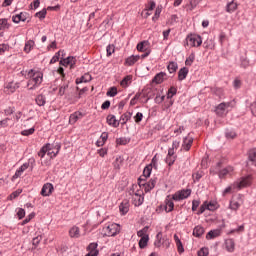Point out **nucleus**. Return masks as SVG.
Listing matches in <instances>:
<instances>
[{"mask_svg": "<svg viewBox=\"0 0 256 256\" xmlns=\"http://www.w3.org/2000/svg\"><path fill=\"white\" fill-rule=\"evenodd\" d=\"M186 46L187 47H201L203 43V39H201V36L197 34H190L186 37Z\"/></svg>", "mask_w": 256, "mask_h": 256, "instance_id": "20e7f679", "label": "nucleus"}, {"mask_svg": "<svg viewBox=\"0 0 256 256\" xmlns=\"http://www.w3.org/2000/svg\"><path fill=\"white\" fill-rule=\"evenodd\" d=\"M145 201V198L143 197V194L140 190H137L135 194H133L132 197V203L135 207H141L143 205V202Z\"/></svg>", "mask_w": 256, "mask_h": 256, "instance_id": "f8f14e48", "label": "nucleus"}, {"mask_svg": "<svg viewBox=\"0 0 256 256\" xmlns=\"http://www.w3.org/2000/svg\"><path fill=\"white\" fill-rule=\"evenodd\" d=\"M131 117H133V113L126 112L120 117L121 125L127 124V121H131Z\"/></svg>", "mask_w": 256, "mask_h": 256, "instance_id": "393cba45", "label": "nucleus"}, {"mask_svg": "<svg viewBox=\"0 0 256 256\" xmlns=\"http://www.w3.org/2000/svg\"><path fill=\"white\" fill-rule=\"evenodd\" d=\"M209 255V249L208 248H202L198 251V256H208Z\"/></svg>", "mask_w": 256, "mask_h": 256, "instance_id": "e2e57ef3", "label": "nucleus"}, {"mask_svg": "<svg viewBox=\"0 0 256 256\" xmlns=\"http://www.w3.org/2000/svg\"><path fill=\"white\" fill-rule=\"evenodd\" d=\"M250 110H251L252 115H254V117H256V102H253L250 105Z\"/></svg>", "mask_w": 256, "mask_h": 256, "instance_id": "774afa93", "label": "nucleus"}, {"mask_svg": "<svg viewBox=\"0 0 256 256\" xmlns=\"http://www.w3.org/2000/svg\"><path fill=\"white\" fill-rule=\"evenodd\" d=\"M219 207V204L215 201H205L199 209L198 215H202V213H205V211H215Z\"/></svg>", "mask_w": 256, "mask_h": 256, "instance_id": "423d86ee", "label": "nucleus"}, {"mask_svg": "<svg viewBox=\"0 0 256 256\" xmlns=\"http://www.w3.org/2000/svg\"><path fill=\"white\" fill-rule=\"evenodd\" d=\"M79 119H83V113L81 112H74L73 114L70 115V118H69V123L71 125H75V122L76 121H79Z\"/></svg>", "mask_w": 256, "mask_h": 256, "instance_id": "6ab92c4d", "label": "nucleus"}, {"mask_svg": "<svg viewBox=\"0 0 256 256\" xmlns=\"http://www.w3.org/2000/svg\"><path fill=\"white\" fill-rule=\"evenodd\" d=\"M27 19H29V13L27 12H21L20 14L12 16L13 23L25 22Z\"/></svg>", "mask_w": 256, "mask_h": 256, "instance_id": "ddd939ff", "label": "nucleus"}, {"mask_svg": "<svg viewBox=\"0 0 256 256\" xmlns=\"http://www.w3.org/2000/svg\"><path fill=\"white\" fill-rule=\"evenodd\" d=\"M66 60L68 61V65L69 67L73 68V66L75 65V63H77V58L70 56L67 57Z\"/></svg>", "mask_w": 256, "mask_h": 256, "instance_id": "3c124183", "label": "nucleus"}, {"mask_svg": "<svg viewBox=\"0 0 256 256\" xmlns=\"http://www.w3.org/2000/svg\"><path fill=\"white\" fill-rule=\"evenodd\" d=\"M192 145H193V137L188 135L183 140L182 149L184 151H189V149H191Z\"/></svg>", "mask_w": 256, "mask_h": 256, "instance_id": "dca6fc26", "label": "nucleus"}, {"mask_svg": "<svg viewBox=\"0 0 256 256\" xmlns=\"http://www.w3.org/2000/svg\"><path fill=\"white\" fill-rule=\"evenodd\" d=\"M237 137V134L233 131H227L226 132V139H235Z\"/></svg>", "mask_w": 256, "mask_h": 256, "instance_id": "0e129e2a", "label": "nucleus"}, {"mask_svg": "<svg viewBox=\"0 0 256 256\" xmlns=\"http://www.w3.org/2000/svg\"><path fill=\"white\" fill-rule=\"evenodd\" d=\"M61 53H65V51L60 50L58 51L50 60V65H53L55 63H57V61H59V57H61Z\"/></svg>", "mask_w": 256, "mask_h": 256, "instance_id": "a19ab883", "label": "nucleus"}, {"mask_svg": "<svg viewBox=\"0 0 256 256\" xmlns=\"http://www.w3.org/2000/svg\"><path fill=\"white\" fill-rule=\"evenodd\" d=\"M191 196V189H183L175 192L174 195H172L173 201H183V199H187Z\"/></svg>", "mask_w": 256, "mask_h": 256, "instance_id": "1a4fd4ad", "label": "nucleus"}, {"mask_svg": "<svg viewBox=\"0 0 256 256\" xmlns=\"http://www.w3.org/2000/svg\"><path fill=\"white\" fill-rule=\"evenodd\" d=\"M89 81H91V76L90 74H85L84 76H82L81 78H77L76 79V83H89Z\"/></svg>", "mask_w": 256, "mask_h": 256, "instance_id": "4c0bfd02", "label": "nucleus"}, {"mask_svg": "<svg viewBox=\"0 0 256 256\" xmlns=\"http://www.w3.org/2000/svg\"><path fill=\"white\" fill-rule=\"evenodd\" d=\"M9 27H11V24H9V20H7V18H1L0 31H5V29H9Z\"/></svg>", "mask_w": 256, "mask_h": 256, "instance_id": "c85d7f7f", "label": "nucleus"}, {"mask_svg": "<svg viewBox=\"0 0 256 256\" xmlns=\"http://www.w3.org/2000/svg\"><path fill=\"white\" fill-rule=\"evenodd\" d=\"M107 51V57H111L113 53H115V46L114 45H108L106 48Z\"/></svg>", "mask_w": 256, "mask_h": 256, "instance_id": "5fc2aeb1", "label": "nucleus"}, {"mask_svg": "<svg viewBox=\"0 0 256 256\" xmlns=\"http://www.w3.org/2000/svg\"><path fill=\"white\" fill-rule=\"evenodd\" d=\"M59 151H61V144H46L38 152V155L41 158L47 155L48 157H50V159H55V157H57V155L59 154Z\"/></svg>", "mask_w": 256, "mask_h": 256, "instance_id": "f03ea898", "label": "nucleus"}, {"mask_svg": "<svg viewBox=\"0 0 256 256\" xmlns=\"http://www.w3.org/2000/svg\"><path fill=\"white\" fill-rule=\"evenodd\" d=\"M69 88V83H64L63 85L60 86L59 88V95L63 97L65 95V91Z\"/></svg>", "mask_w": 256, "mask_h": 256, "instance_id": "09e8293b", "label": "nucleus"}, {"mask_svg": "<svg viewBox=\"0 0 256 256\" xmlns=\"http://www.w3.org/2000/svg\"><path fill=\"white\" fill-rule=\"evenodd\" d=\"M236 191H240L237 182H235L234 184H231L225 189V193H235Z\"/></svg>", "mask_w": 256, "mask_h": 256, "instance_id": "473e14b6", "label": "nucleus"}, {"mask_svg": "<svg viewBox=\"0 0 256 256\" xmlns=\"http://www.w3.org/2000/svg\"><path fill=\"white\" fill-rule=\"evenodd\" d=\"M148 243H149V236L140 238L138 245H139L140 249H145V247H147Z\"/></svg>", "mask_w": 256, "mask_h": 256, "instance_id": "ea45409f", "label": "nucleus"}, {"mask_svg": "<svg viewBox=\"0 0 256 256\" xmlns=\"http://www.w3.org/2000/svg\"><path fill=\"white\" fill-rule=\"evenodd\" d=\"M33 133H35V128H30L28 130H23L21 132V135H23L24 137H29V135H33Z\"/></svg>", "mask_w": 256, "mask_h": 256, "instance_id": "603ef678", "label": "nucleus"}, {"mask_svg": "<svg viewBox=\"0 0 256 256\" xmlns=\"http://www.w3.org/2000/svg\"><path fill=\"white\" fill-rule=\"evenodd\" d=\"M167 69H168L169 73H175V71H177V63L170 62L167 66Z\"/></svg>", "mask_w": 256, "mask_h": 256, "instance_id": "49530a36", "label": "nucleus"}, {"mask_svg": "<svg viewBox=\"0 0 256 256\" xmlns=\"http://www.w3.org/2000/svg\"><path fill=\"white\" fill-rule=\"evenodd\" d=\"M188 74H189V69H187L186 67L181 68L178 72V80L183 81L187 79Z\"/></svg>", "mask_w": 256, "mask_h": 256, "instance_id": "5701e85b", "label": "nucleus"}, {"mask_svg": "<svg viewBox=\"0 0 256 256\" xmlns=\"http://www.w3.org/2000/svg\"><path fill=\"white\" fill-rule=\"evenodd\" d=\"M17 217H18V219H23V217H25V209L18 208L17 209Z\"/></svg>", "mask_w": 256, "mask_h": 256, "instance_id": "680f3d73", "label": "nucleus"}, {"mask_svg": "<svg viewBox=\"0 0 256 256\" xmlns=\"http://www.w3.org/2000/svg\"><path fill=\"white\" fill-rule=\"evenodd\" d=\"M166 77H167V74L165 72H160L156 74V76L153 78V83H156L157 85H159L163 81H165Z\"/></svg>", "mask_w": 256, "mask_h": 256, "instance_id": "4be33fe9", "label": "nucleus"}, {"mask_svg": "<svg viewBox=\"0 0 256 256\" xmlns=\"http://www.w3.org/2000/svg\"><path fill=\"white\" fill-rule=\"evenodd\" d=\"M119 209L122 215H126V213H129V202L128 201L122 202L119 206Z\"/></svg>", "mask_w": 256, "mask_h": 256, "instance_id": "cd10ccee", "label": "nucleus"}, {"mask_svg": "<svg viewBox=\"0 0 256 256\" xmlns=\"http://www.w3.org/2000/svg\"><path fill=\"white\" fill-rule=\"evenodd\" d=\"M249 161H256V148H252L248 151Z\"/></svg>", "mask_w": 256, "mask_h": 256, "instance_id": "c03bdc74", "label": "nucleus"}, {"mask_svg": "<svg viewBox=\"0 0 256 256\" xmlns=\"http://www.w3.org/2000/svg\"><path fill=\"white\" fill-rule=\"evenodd\" d=\"M205 233V229L202 226H196L193 230L194 237H201Z\"/></svg>", "mask_w": 256, "mask_h": 256, "instance_id": "f704fd0d", "label": "nucleus"}, {"mask_svg": "<svg viewBox=\"0 0 256 256\" xmlns=\"http://www.w3.org/2000/svg\"><path fill=\"white\" fill-rule=\"evenodd\" d=\"M238 189H245V187H250L251 183H253V177L251 175L241 177L238 182Z\"/></svg>", "mask_w": 256, "mask_h": 256, "instance_id": "9b49d317", "label": "nucleus"}, {"mask_svg": "<svg viewBox=\"0 0 256 256\" xmlns=\"http://www.w3.org/2000/svg\"><path fill=\"white\" fill-rule=\"evenodd\" d=\"M215 111L218 117H223L225 115V103L218 105Z\"/></svg>", "mask_w": 256, "mask_h": 256, "instance_id": "72a5a7b5", "label": "nucleus"}, {"mask_svg": "<svg viewBox=\"0 0 256 256\" xmlns=\"http://www.w3.org/2000/svg\"><path fill=\"white\" fill-rule=\"evenodd\" d=\"M245 231V227L244 226H239L236 229L231 230L230 232H228V235H232L233 233H241Z\"/></svg>", "mask_w": 256, "mask_h": 256, "instance_id": "13d9d810", "label": "nucleus"}, {"mask_svg": "<svg viewBox=\"0 0 256 256\" xmlns=\"http://www.w3.org/2000/svg\"><path fill=\"white\" fill-rule=\"evenodd\" d=\"M174 95H177V88L171 87V88L168 90L167 97H168V99H172Z\"/></svg>", "mask_w": 256, "mask_h": 256, "instance_id": "8fccbe9b", "label": "nucleus"}, {"mask_svg": "<svg viewBox=\"0 0 256 256\" xmlns=\"http://www.w3.org/2000/svg\"><path fill=\"white\" fill-rule=\"evenodd\" d=\"M156 4L155 1L150 0L148 1V4L146 5V11H153V9H155Z\"/></svg>", "mask_w": 256, "mask_h": 256, "instance_id": "864d4df0", "label": "nucleus"}, {"mask_svg": "<svg viewBox=\"0 0 256 256\" xmlns=\"http://www.w3.org/2000/svg\"><path fill=\"white\" fill-rule=\"evenodd\" d=\"M174 241L176 243L178 253H183V251H185V249H183V243H181V239L179 238V236L177 234L174 235Z\"/></svg>", "mask_w": 256, "mask_h": 256, "instance_id": "bb28decb", "label": "nucleus"}, {"mask_svg": "<svg viewBox=\"0 0 256 256\" xmlns=\"http://www.w3.org/2000/svg\"><path fill=\"white\" fill-rule=\"evenodd\" d=\"M33 47H35V41L33 40H28L25 43V47H24V51L25 53H30L31 49H33Z\"/></svg>", "mask_w": 256, "mask_h": 256, "instance_id": "e433bc0d", "label": "nucleus"}, {"mask_svg": "<svg viewBox=\"0 0 256 256\" xmlns=\"http://www.w3.org/2000/svg\"><path fill=\"white\" fill-rule=\"evenodd\" d=\"M200 203L201 202L198 201V200L192 201V211H197V209L199 208Z\"/></svg>", "mask_w": 256, "mask_h": 256, "instance_id": "69168bd1", "label": "nucleus"}, {"mask_svg": "<svg viewBox=\"0 0 256 256\" xmlns=\"http://www.w3.org/2000/svg\"><path fill=\"white\" fill-rule=\"evenodd\" d=\"M147 231H149V228H147V227L143 228L142 230H139L137 232L138 237H140V239L149 237V234H147Z\"/></svg>", "mask_w": 256, "mask_h": 256, "instance_id": "37998d69", "label": "nucleus"}, {"mask_svg": "<svg viewBox=\"0 0 256 256\" xmlns=\"http://www.w3.org/2000/svg\"><path fill=\"white\" fill-rule=\"evenodd\" d=\"M17 89H19V84L15 82H9L8 84H6L5 93H15Z\"/></svg>", "mask_w": 256, "mask_h": 256, "instance_id": "f3484780", "label": "nucleus"}, {"mask_svg": "<svg viewBox=\"0 0 256 256\" xmlns=\"http://www.w3.org/2000/svg\"><path fill=\"white\" fill-rule=\"evenodd\" d=\"M107 123H108V125H111L112 127H117L119 125V122H117L115 115H108Z\"/></svg>", "mask_w": 256, "mask_h": 256, "instance_id": "7c9ffc66", "label": "nucleus"}, {"mask_svg": "<svg viewBox=\"0 0 256 256\" xmlns=\"http://www.w3.org/2000/svg\"><path fill=\"white\" fill-rule=\"evenodd\" d=\"M132 79V76H126L120 83L121 87H129V84L131 83Z\"/></svg>", "mask_w": 256, "mask_h": 256, "instance_id": "79ce46f5", "label": "nucleus"}, {"mask_svg": "<svg viewBox=\"0 0 256 256\" xmlns=\"http://www.w3.org/2000/svg\"><path fill=\"white\" fill-rule=\"evenodd\" d=\"M195 7H197V1L191 0L190 5H188V10L193 11V9H195Z\"/></svg>", "mask_w": 256, "mask_h": 256, "instance_id": "338daca9", "label": "nucleus"}, {"mask_svg": "<svg viewBox=\"0 0 256 256\" xmlns=\"http://www.w3.org/2000/svg\"><path fill=\"white\" fill-rule=\"evenodd\" d=\"M243 205V196L241 194L234 195L230 200L229 209L236 212Z\"/></svg>", "mask_w": 256, "mask_h": 256, "instance_id": "0eeeda50", "label": "nucleus"}, {"mask_svg": "<svg viewBox=\"0 0 256 256\" xmlns=\"http://www.w3.org/2000/svg\"><path fill=\"white\" fill-rule=\"evenodd\" d=\"M115 95H117V88L116 87L110 88L109 91L107 92V96L115 97Z\"/></svg>", "mask_w": 256, "mask_h": 256, "instance_id": "bf43d9fd", "label": "nucleus"}, {"mask_svg": "<svg viewBox=\"0 0 256 256\" xmlns=\"http://www.w3.org/2000/svg\"><path fill=\"white\" fill-rule=\"evenodd\" d=\"M157 184L156 179H151L149 182L145 183V180H143V177H140L138 179V185L139 187H144L145 193H149L152 189H155V185Z\"/></svg>", "mask_w": 256, "mask_h": 256, "instance_id": "6e6552de", "label": "nucleus"}, {"mask_svg": "<svg viewBox=\"0 0 256 256\" xmlns=\"http://www.w3.org/2000/svg\"><path fill=\"white\" fill-rule=\"evenodd\" d=\"M135 123H140L143 121V113L137 112V114L134 116Z\"/></svg>", "mask_w": 256, "mask_h": 256, "instance_id": "6e6d98bb", "label": "nucleus"}, {"mask_svg": "<svg viewBox=\"0 0 256 256\" xmlns=\"http://www.w3.org/2000/svg\"><path fill=\"white\" fill-rule=\"evenodd\" d=\"M137 51H140L141 53H144L141 55L142 59H145V57H149L151 50H149V41H142L137 44Z\"/></svg>", "mask_w": 256, "mask_h": 256, "instance_id": "9d476101", "label": "nucleus"}, {"mask_svg": "<svg viewBox=\"0 0 256 256\" xmlns=\"http://www.w3.org/2000/svg\"><path fill=\"white\" fill-rule=\"evenodd\" d=\"M174 208H175V204L173 203V201L166 200V205H165L166 213H171V211H173Z\"/></svg>", "mask_w": 256, "mask_h": 256, "instance_id": "58836bf2", "label": "nucleus"}, {"mask_svg": "<svg viewBox=\"0 0 256 256\" xmlns=\"http://www.w3.org/2000/svg\"><path fill=\"white\" fill-rule=\"evenodd\" d=\"M36 103H37V105H39V107H43V105H45V103H46L45 96L38 95L36 98Z\"/></svg>", "mask_w": 256, "mask_h": 256, "instance_id": "a18cd8bd", "label": "nucleus"}, {"mask_svg": "<svg viewBox=\"0 0 256 256\" xmlns=\"http://www.w3.org/2000/svg\"><path fill=\"white\" fill-rule=\"evenodd\" d=\"M226 249L229 253L235 251V241H233V239L226 240Z\"/></svg>", "mask_w": 256, "mask_h": 256, "instance_id": "c756f323", "label": "nucleus"}, {"mask_svg": "<svg viewBox=\"0 0 256 256\" xmlns=\"http://www.w3.org/2000/svg\"><path fill=\"white\" fill-rule=\"evenodd\" d=\"M221 235V231L219 229L212 230L207 233L206 239H215V237H219Z\"/></svg>", "mask_w": 256, "mask_h": 256, "instance_id": "2f4dec72", "label": "nucleus"}, {"mask_svg": "<svg viewBox=\"0 0 256 256\" xmlns=\"http://www.w3.org/2000/svg\"><path fill=\"white\" fill-rule=\"evenodd\" d=\"M21 193H23V190H22V189H17L16 191H14V192L10 195V199H17V197L20 196Z\"/></svg>", "mask_w": 256, "mask_h": 256, "instance_id": "4d7b16f0", "label": "nucleus"}, {"mask_svg": "<svg viewBox=\"0 0 256 256\" xmlns=\"http://www.w3.org/2000/svg\"><path fill=\"white\" fill-rule=\"evenodd\" d=\"M193 61H195V54L194 53L189 55V57L185 61V65H187L188 67H191V65H193Z\"/></svg>", "mask_w": 256, "mask_h": 256, "instance_id": "de8ad7c7", "label": "nucleus"}, {"mask_svg": "<svg viewBox=\"0 0 256 256\" xmlns=\"http://www.w3.org/2000/svg\"><path fill=\"white\" fill-rule=\"evenodd\" d=\"M121 231V226L117 223H109L103 227V233L106 237H115Z\"/></svg>", "mask_w": 256, "mask_h": 256, "instance_id": "7ed1b4c3", "label": "nucleus"}, {"mask_svg": "<svg viewBox=\"0 0 256 256\" xmlns=\"http://www.w3.org/2000/svg\"><path fill=\"white\" fill-rule=\"evenodd\" d=\"M151 171H153V165H147L143 170V175L140 177H142L143 180L147 179V177H151Z\"/></svg>", "mask_w": 256, "mask_h": 256, "instance_id": "b1692460", "label": "nucleus"}, {"mask_svg": "<svg viewBox=\"0 0 256 256\" xmlns=\"http://www.w3.org/2000/svg\"><path fill=\"white\" fill-rule=\"evenodd\" d=\"M98 244L93 242L90 243L89 246L87 247L88 249V254L86 256H98L99 255V250H97Z\"/></svg>", "mask_w": 256, "mask_h": 256, "instance_id": "2eb2a0df", "label": "nucleus"}, {"mask_svg": "<svg viewBox=\"0 0 256 256\" xmlns=\"http://www.w3.org/2000/svg\"><path fill=\"white\" fill-rule=\"evenodd\" d=\"M171 245V240H169V238L167 237H163V233L159 232L156 235V239L154 241V246L159 248V247H165L166 249H169Z\"/></svg>", "mask_w": 256, "mask_h": 256, "instance_id": "39448f33", "label": "nucleus"}, {"mask_svg": "<svg viewBox=\"0 0 256 256\" xmlns=\"http://www.w3.org/2000/svg\"><path fill=\"white\" fill-rule=\"evenodd\" d=\"M69 235H70V237H72V239H79V237H81V232L79 230V227L73 226L69 230Z\"/></svg>", "mask_w": 256, "mask_h": 256, "instance_id": "412c9836", "label": "nucleus"}, {"mask_svg": "<svg viewBox=\"0 0 256 256\" xmlns=\"http://www.w3.org/2000/svg\"><path fill=\"white\" fill-rule=\"evenodd\" d=\"M26 169H29V163H24L13 175L12 179H18V177H21Z\"/></svg>", "mask_w": 256, "mask_h": 256, "instance_id": "a211bd4d", "label": "nucleus"}, {"mask_svg": "<svg viewBox=\"0 0 256 256\" xmlns=\"http://www.w3.org/2000/svg\"><path fill=\"white\" fill-rule=\"evenodd\" d=\"M107 139H109V134L107 132H103L96 142L97 147H103L107 142Z\"/></svg>", "mask_w": 256, "mask_h": 256, "instance_id": "aec40b11", "label": "nucleus"}, {"mask_svg": "<svg viewBox=\"0 0 256 256\" xmlns=\"http://www.w3.org/2000/svg\"><path fill=\"white\" fill-rule=\"evenodd\" d=\"M36 16L38 17V19H45V17L47 16V10L43 9L42 11L36 13Z\"/></svg>", "mask_w": 256, "mask_h": 256, "instance_id": "052dcab7", "label": "nucleus"}, {"mask_svg": "<svg viewBox=\"0 0 256 256\" xmlns=\"http://www.w3.org/2000/svg\"><path fill=\"white\" fill-rule=\"evenodd\" d=\"M53 184L51 183H46L43 185L42 190H41V195L43 197H49L51 193H53Z\"/></svg>", "mask_w": 256, "mask_h": 256, "instance_id": "4468645a", "label": "nucleus"}, {"mask_svg": "<svg viewBox=\"0 0 256 256\" xmlns=\"http://www.w3.org/2000/svg\"><path fill=\"white\" fill-rule=\"evenodd\" d=\"M25 77L28 79L27 87L30 91L39 88L41 83H43V72L34 69H30L28 72L26 71Z\"/></svg>", "mask_w": 256, "mask_h": 256, "instance_id": "f257e3e1", "label": "nucleus"}, {"mask_svg": "<svg viewBox=\"0 0 256 256\" xmlns=\"http://www.w3.org/2000/svg\"><path fill=\"white\" fill-rule=\"evenodd\" d=\"M236 10H237V3L235 1H231L230 3L227 4L226 11L228 13H233Z\"/></svg>", "mask_w": 256, "mask_h": 256, "instance_id": "c9c22d12", "label": "nucleus"}, {"mask_svg": "<svg viewBox=\"0 0 256 256\" xmlns=\"http://www.w3.org/2000/svg\"><path fill=\"white\" fill-rule=\"evenodd\" d=\"M139 59H141V56H139V55L130 56L126 59L125 63H126V65H129L131 67V65H135V63H137V61H139Z\"/></svg>", "mask_w": 256, "mask_h": 256, "instance_id": "a878e982", "label": "nucleus"}]
</instances>
